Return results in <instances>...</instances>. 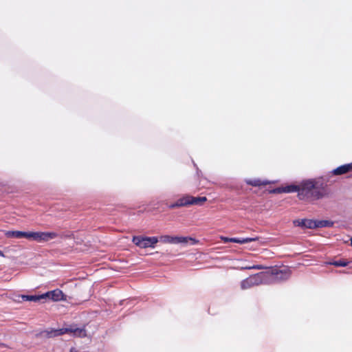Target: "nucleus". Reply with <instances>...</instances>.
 I'll return each mask as SVG.
<instances>
[{
	"label": "nucleus",
	"mask_w": 352,
	"mask_h": 352,
	"mask_svg": "<svg viewBox=\"0 0 352 352\" xmlns=\"http://www.w3.org/2000/svg\"><path fill=\"white\" fill-rule=\"evenodd\" d=\"M329 193L327 184L320 179H309L300 182L298 197L300 200L315 201L327 197Z\"/></svg>",
	"instance_id": "nucleus-1"
},
{
	"label": "nucleus",
	"mask_w": 352,
	"mask_h": 352,
	"mask_svg": "<svg viewBox=\"0 0 352 352\" xmlns=\"http://www.w3.org/2000/svg\"><path fill=\"white\" fill-rule=\"evenodd\" d=\"M270 276L268 272H261L250 276L241 282V289L246 290L260 285L270 284Z\"/></svg>",
	"instance_id": "nucleus-2"
},
{
	"label": "nucleus",
	"mask_w": 352,
	"mask_h": 352,
	"mask_svg": "<svg viewBox=\"0 0 352 352\" xmlns=\"http://www.w3.org/2000/svg\"><path fill=\"white\" fill-rule=\"evenodd\" d=\"M44 333L47 338H53L64 334H69L74 337L83 338L87 336L86 330L84 327H78L76 325H69L60 329H52L46 330Z\"/></svg>",
	"instance_id": "nucleus-3"
},
{
	"label": "nucleus",
	"mask_w": 352,
	"mask_h": 352,
	"mask_svg": "<svg viewBox=\"0 0 352 352\" xmlns=\"http://www.w3.org/2000/svg\"><path fill=\"white\" fill-rule=\"evenodd\" d=\"M44 333L47 338H53L64 334H69L74 337L83 338L87 336L86 330L84 327H78L76 325H69L60 329H52L46 330Z\"/></svg>",
	"instance_id": "nucleus-4"
},
{
	"label": "nucleus",
	"mask_w": 352,
	"mask_h": 352,
	"mask_svg": "<svg viewBox=\"0 0 352 352\" xmlns=\"http://www.w3.org/2000/svg\"><path fill=\"white\" fill-rule=\"evenodd\" d=\"M58 236V234L54 232H30L29 240L37 243H45L54 239Z\"/></svg>",
	"instance_id": "nucleus-5"
},
{
	"label": "nucleus",
	"mask_w": 352,
	"mask_h": 352,
	"mask_svg": "<svg viewBox=\"0 0 352 352\" xmlns=\"http://www.w3.org/2000/svg\"><path fill=\"white\" fill-rule=\"evenodd\" d=\"M161 241L171 244H187L190 242L191 245H195L198 241L194 238L189 236H172L169 235H164L160 237Z\"/></svg>",
	"instance_id": "nucleus-6"
},
{
	"label": "nucleus",
	"mask_w": 352,
	"mask_h": 352,
	"mask_svg": "<svg viewBox=\"0 0 352 352\" xmlns=\"http://www.w3.org/2000/svg\"><path fill=\"white\" fill-rule=\"evenodd\" d=\"M133 242L137 246L141 248H154L155 245L158 242L156 236H135L133 237Z\"/></svg>",
	"instance_id": "nucleus-7"
},
{
	"label": "nucleus",
	"mask_w": 352,
	"mask_h": 352,
	"mask_svg": "<svg viewBox=\"0 0 352 352\" xmlns=\"http://www.w3.org/2000/svg\"><path fill=\"white\" fill-rule=\"evenodd\" d=\"M270 283L272 280L275 281H285L289 278L292 272L289 269L285 268L283 270H272V272H270Z\"/></svg>",
	"instance_id": "nucleus-8"
},
{
	"label": "nucleus",
	"mask_w": 352,
	"mask_h": 352,
	"mask_svg": "<svg viewBox=\"0 0 352 352\" xmlns=\"http://www.w3.org/2000/svg\"><path fill=\"white\" fill-rule=\"evenodd\" d=\"M300 191V183L298 184H291L285 186L277 187L271 190L272 193H292L298 192Z\"/></svg>",
	"instance_id": "nucleus-9"
},
{
	"label": "nucleus",
	"mask_w": 352,
	"mask_h": 352,
	"mask_svg": "<svg viewBox=\"0 0 352 352\" xmlns=\"http://www.w3.org/2000/svg\"><path fill=\"white\" fill-rule=\"evenodd\" d=\"M65 296L63 294V292L59 289H56L54 290L47 292L43 294L44 299L47 298L54 301L65 300Z\"/></svg>",
	"instance_id": "nucleus-10"
},
{
	"label": "nucleus",
	"mask_w": 352,
	"mask_h": 352,
	"mask_svg": "<svg viewBox=\"0 0 352 352\" xmlns=\"http://www.w3.org/2000/svg\"><path fill=\"white\" fill-rule=\"evenodd\" d=\"M221 239L224 243H246L252 241H256L259 240L258 237H247V238H229L227 236H221Z\"/></svg>",
	"instance_id": "nucleus-11"
},
{
	"label": "nucleus",
	"mask_w": 352,
	"mask_h": 352,
	"mask_svg": "<svg viewBox=\"0 0 352 352\" xmlns=\"http://www.w3.org/2000/svg\"><path fill=\"white\" fill-rule=\"evenodd\" d=\"M293 223L295 226L300 227L303 229H315L316 228V222L315 220L313 219H296L293 221Z\"/></svg>",
	"instance_id": "nucleus-12"
},
{
	"label": "nucleus",
	"mask_w": 352,
	"mask_h": 352,
	"mask_svg": "<svg viewBox=\"0 0 352 352\" xmlns=\"http://www.w3.org/2000/svg\"><path fill=\"white\" fill-rule=\"evenodd\" d=\"M244 182L248 185L254 186V187H258L261 186H266L270 184H274V182H270L267 179L261 180L258 178H254V179H245Z\"/></svg>",
	"instance_id": "nucleus-13"
},
{
	"label": "nucleus",
	"mask_w": 352,
	"mask_h": 352,
	"mask_svg": "<svg viewBox=\"0 0 352 352\" xmlns=\"http://www.w3.org/2000/svg\"><path fill=\"white\" fill-rule=\"evenodd\" d=\"M29 232H23V231H6L5 232V235L7 238H15V239H22L25 238L29 239Z\"/></svg>",
	"instance_id": "nucleus-14"
},
{
	"label": "nucleus",
	"mask_w": 352,
	"mask_h": 352,
	"mask_svg": "<svg viewBox=\"0 0 352 352\" xmlns=\"http://www.w3.org/2000/svg\"><path fill=\"white\" fill-rule=\"evenodd\" d=\"M352 170V163L346 164L333 169L331 173L334 175H341L350 172Z\"/></svg>",
	"instance_id": "nucleus-15"
},
{
	"label": "nucleus",
	"mask_w": 352,
	"mask_h": 352,
	"mask_svg": "<svg viewBox=\"0 0 352 352\" xmlns=\"http://www.w3.org/2000/svg\"><path fill=\"white\" fill-rule=\"evenodd\" d=\"M21 299L23 301L38 302L43 298V294L41 295H21Z\"/></svg>",
	"instance_id": "nucleus-16"
},
{
	"label": "nucleus",
	"mask_w": 352,
	"mask_h": 352,
	"mask_svg": "<svg viewBox=\"0 0 352 352\" xmlns=\"http://www.w3.org/2000/svg\"><path fill=\"white\" fill-rule=\"evenodd\" d=\"M316 228H331L333 227L334 223L329 220H315Z\"/></svg>",
	"instance_id": "nucleus-17"
},
{
	"label": "nucleus",
	"mask_w": 352,
	"mask_h": 352,
	"mask_svg": "<svg viewBox=\"0 0 352 352\" xmlns=\"http://www.w3.org/2000/svg\"><path fill=\"white\" fill-rule=\"evenodd\" d=\"M190 195H184L182 197L179 198L177 200V202L179 206L181 207H186L190 206Z\"/></svg>",
	"instance_id": "nucleus-18"
},
{
	"label": "nucleus",
	"mask_w": 352,
	"mask_h": 352,
	"mask_svg": "<svg viewBox=\"0 0 352 352\" xmlns=\"http://www.w3.org/2000/svg\"><path fill=\"white\" fill-rule=\"evenodd\" d=\"M190 206L191 205H201L204 202H205L207 199L206 197H193L190 195Z\"/></svg>",
	"instance_id": "nucleus-19"
},
{
	"label": "nucleus",
	"mask_w": 352,
	"mask_h": 352,
	"mask_svg": "<svg viewBox=\"0 0 352 352\" xmlns=\"http://www.w3.org/2000/svg\"><path fill=\"white\" fill-rule=\"evenodd\" d=\"M329 264L336 267H346L348 265V262L344 260H339L331 262Z\"/></svg>",
	"instance_id": "nucleus-20"
},
{
	"label": "nucleus",
	"mask_w": 352,
	"mask_h": 352,
	"mask_svg": "<svg viewBox=\"0 0 352 352\" xmlns=\"http://www.w3.org/2000/svg\"><path fill=\"white\" fill-rule=\"evenodd\" d=\"M264 268L265 267L261 265H253V266H250V267H243V269H247V270H251V269L263 270Z\"/></svg>",
	"instance_id": "nucleus-21"
},
{
	"label": "nucleus",
	"mask_w": 352,
	"mask_h": 352,
	"mask_svg": "<svg viewBox=\"0 0 352 352\" xmlns=\"http://www.w3.org/2000/svg\"><path fill=\"white\" fill-rule=\"evenodd\" d=\"M168 208H169L170 209H174V208H179V205H178V204H177V201H176L175 202H174V203H173V204H170V205L168 206Z\"/></svg>",
	"instance_id": "nucleus-22"
},
{
	"label": "nucleus",
	"mask_w": 352,
	"mask_h": 352,
	"mask_svg": "<svg viewBox=\"0 0 352 352\" xmlns=\"http://www.w3.org/2000/svg\"><path fill=\"white\" fill-rule=\"evenodd\" d=\"M0 256H4V254L1 250H0Z\"/></svg>",
	"instance_id": "nucleus-23"
},
{
	"label": "nucleus",
	"mask_w": 352,
	"mask_h": 352,
	"mask_svg": "<svg viewBox=\"0 0 352 352\" xmlns=\"http://www.w3.org/2000/svg\"><path fill=\"white\" fill-rule=\"evenodd\" d=\"M351 245H352V238L351 239Z\"/></svg>",
	"instance_id": "nucleus-24"
}]
</instances>
